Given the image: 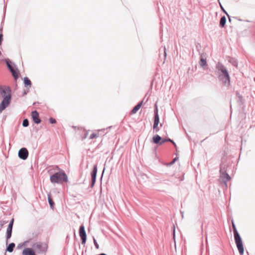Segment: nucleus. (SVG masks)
Returning <instances> with one entry per match:
<instances>
[{
  "instance_id": "7c9ffc66",
  "label": "nucleus",
  "mask_w": 255,
  "mask_h": 255,
  "mask_svg": "<svg viewBox=\"0 0 255 255\" xmlns=\"http://www.w3.org/2000/svg\"><path fill=\"white\" fill-rule=\"evenodd\" d=\"M230 62L232 63V65L235 67H237L238 66V63L235 60H233V61H230Z\"/></svg>"
},
{
  "instance_id": "c9c22d12",
  "label": "nucleus",
  "mask_w": 255,
  "mask_h": 255,
  "mask_svg": "<svg viewBox=\"0 0 255 255\" xmlns=\"http://www.w3.org/2000/svg\"><path fill=\"white\" fill-rule=\"evenodd\" d=\"M26 94H27V92H26L25 91H24L23 92V96H24V95H26Z\"/></svg>"
},
{
  "instance_id": "f8f14e48",
  "label": "nucleus",
  "mask_w": 255,
  "mask_h": 255,
  "mask_svg": "<svg viewBox=\"0 0 255 255\" xmlns=\"http://www.w3.org/2000/svg\"><path fill=\"white\" fill-rule=\"evenodd\" d=\"M162 56L163 57V63H164L166 58V48L165 46H164L162 48H161L159 49V57L160 59H161Z\"/></svg>"
},
{
  "instance_id": "4468645a",
  "label": "nucleus",
  "mask_w": 255,
  "mask_h": 255,
  "mask_svg": "<svg viewBox=\"0 0 255 255\" xmlns=\"http://www.w3.org/2000/svg\"><path fill=\"white\" fill-rule=\"evenodd\" d=\"M12 226H8V227L6 230V244L8 243V240L11 238V234H12Z\"/></svg>"
},
{
  "instance_id": "6ab92c4d",
  "label": "nucleus",
  "mask_w": 255,
  "mask_h": 255,
  "mask_svg": "<svg viewBox=\"0 0 255 255\" xmlns=\"http://www.w3.org/2000/svg\"><path fill=\"white\" fill-rule=\"evenodd\" d=\"M15 246V245L13 243H11L9 244L6 247V251L9 252V253L12 252Z\"/></svg>"
},
{
  "instance_id": "58836bf2",
  "label": "nucleus",
  "mask_w": 255,
  "mask_h": 255,
  "mask_svg": "<svg viewBox=\"0 0 255 255\" xmlns=\"http://www.w3.org/2000/svg\"><path fill=\"white\" fill-rule=\"evenodd\" d=\"M206 242H207V237L206 238Z\"/></svg>"
},
{
  "instance_id": "5701e85b",
  "label": "nucleus",
  "mask_w": 255,
  "mask_h": 255,
  "mask_svg": "<svg viewBox=\"0 0 255 255\" xmlns=\"http://www.w3.org/2000/svg\"><path fill=\"white\" fill-rule=\"evenodd\" d=\"M167 141L171 142L175 146H176L175 143L172 139H171L170 138H163V139H162L161 140L160 142V145H161V144H163L164 143H165V142H167Z\"/></svg>"
},
{
  "instance_id": "aec40b11",
  "label": "nucleus",
  "mask_w": 255,
  "mask_h": 255,
  "mask_svg": "<svg viewBox=\"0 0 255 255\" xmlns=\"http://www.w3.org/2000/svg\"><path fill=\"white\" fill-rule=\"evenodd\" d=\"M48 201L51 208L53 209L54 206V202L52 200L50 193H49L48 194Z\"/></svg>"
},
{
  "instance_id": "f03ea898",
  "label": "nucleus",
  "mask_w": 255,
  "mask_h": 255,
  "mask_svg": "<svg viewBox=\"0 0 255 255\" xmlns=\"http://www.w3.org/2000/svg\"><path fill=\"white\" fill-rule=\"evenodd\" d=\"M11 92L9 87L0 86V93L3 98L0 104V114L9 105L11 99Z\"/></svg>"
},
{
  "instance_id": "4be33fe9",
  "label": "nucleus",
  "mask_w": 255,
  "mask_h": 255,
  "mask_svg": "<svg viewBox=\"0 0 255 255\" xmlns=\"http://www.w3.org/2000/svg\"><path fill=\"white\" fill-rule=\"evenodd\" d=\"M23 83L25 86H29V87L31 86V82L30 80L27 77H24L23 79Z\"/></svg>"
},
{
  "instance_id": "c85d7f7f",
  "label": "nucleus",
  "mask_w": 255,
  "mask_h": 255,
  "mask_svg": "<svg viewBox=\"0 0 255 255\" xmlns=\"http://www.w3.org/2000/svg\"><path fill=\"white\" fill-rule=\"evenodd\" d=\"M49 120L51 124H55L56 123V120L54 118H50Z\"/></svg>"
},
{
  "instance_id": "ddd939ff",
  "label": "nucleus",
  "mask_w": 255,
  "mask_h": 255,
  "mask_svg": "<svg viewBox=\"0 0 255 255\" xmlns=\"http://www.w3.org/2000/svg\"><path fill=\"white\" fill-rule=\"evenodd\" d=\"M22 255H36L34 251L31 248H25L22 251Z\"/></svg>"
},
{
  "instance_id": "2eb2a0df",
  "label": "nucleus",
  "mask_w": 255,
  "mask_h": 255,
  "mask_svg": "<svg viewBox=\"0 0 255 255\" xmlns=\"http://www.w3.org/2000/svg\"><path fill=\"white\" fill-rule=\"evenodd\" d=\"M221 178H222L223 182L226 185H227V182L231 179L230 175L226 172L223 173V174L221 175Z\"/></svg>"
},
{
  "instance_id": "1a4fd4ad",
  "label": "nucleus",
  "mask_w": 255,
  "mask_h": 255,
  "mask_svg": "<svg viewBox=\"0 0 255 255\" xmlns=\"http://www.w3.org/2000/svg\"><path fill=\"white\" fill-rule=\"evenodd\" d=\"M18 155L19 158L22 160L26 159L28 156V150L25 147L21 148L18 151Z\"/></svg>"
},
{
  "instance_id": "f3484780",
  "label": "nucleus",
  "mask_w": 255,
  "mask_h": 255,
  "mask_svg": "<svg viewBox=\"0 0 255 255\" xmlns=\"http://www.w3.org/2000/svg\"><path fill=\"white\" fill-rule=\"evenodd\" d=\"M161 140V137L158 134L154 135L152 138L153 142L155 144H159V145Z\"/></svg>"
},
{
  "instance_id": "423d86ee",
  "label": "nucleus",
  "mask_w": 255,
  "mask_h": 255,
  "mask_svg": "<svg viewBox=\"0 0 255 255\" xmlns=\"http://www.w3.org/2000/svg\"><path fill=\"white\" fill-rule=\"evenodd\" d=\"M154 124L153 128L154 129L156 130V131H158L159 130V128H158V126L159 123V117L158 113V109L157 107L156 104H155V109L154 110Z\"/></svg>"
},
{
  "instance_id": "0eeeda50",
  "label": "nucleus",
  "mask_w": 255,
  "mask_h": 255,
  "mask_svg": "<svg viewBox=\"0 0 255 255\" xmlns=\"http://www.w3.org/2000/svg\"><path fill=\"white\" fill-rule=\"evenodd\" d=\"M5 61L6 62V65L7 66V68L11 73L13 77H14V79L16 80L18 78V70L17 69H14L11 64H10V61L8 59H5Z\"/></svg>"
},
{
  "instance_id": "f704fd0d",
  "label": "nucleus",
  "mask_w": 255,
  "mask_h": 255,
  "mask_svg": "<svg viewBox=\"0 0 255 255\" xmlns=\"http://www.w3.org/2000/svg\"><path fill=\"white\" fill-rule=\"evenodd\" d=\"M180 213L181 214V216H182V218H183V215H184V213H183V211H180Z\"/></svg>"
},
{
  "instance_id": "9d476101",
  "label": "nucleus",
  "mask_w": 255,
  "mask_h": 255,
  "mask_svg": "<svg viewBox=\"0 0 255 255\" xmlns=\"http://www.w3.org/2000/svg\"><path fill=\"white\" fill-rule=\"evenodd\" d=\"M97 170H98L97 165H95L93 167V169L91 173V178H92V181H91V188H92L94 186L95 183L96 182Z\"/></svg>"
},
{
  "instance_id": "c756f323",
  "label": "nucleus",
  "mask_w": 255,
  "mask_h": 255,
  "mask_svg": "<svg viewBox=\"0 0 255 255\" xmlns=\"http://www.w3.org/2000/svg\"><path fill=\"white\" fill-rule=\"evenodd\" d=\"M94 245L95 246V248L97 249H98L99 248V245L97 243L96 240H95V239L94 238Z\"/></svg>"
},
{
  "instance_id": "2f4dec72",
  "label": "nucleus",
  "mask_w": 255,
  "mask_h": 255,
  "mask_svg": "<svg viewBox=\"0 0 255 255\" xmlns=\"http://www.w3.org/2000/svg\"><path fill=\"white\" fill-rule=\"evenodd\" d=\"M13 222H14V219L12 218V219L10 220V222H9V224H8V226H12V227H13Z\"/></svg>"
},
{
  "instance_id": "ea45409f",
  "label": "nucleus",
  "mask_w": 255,
  "mask_h": 255,
  "mask_svg": "<svg viewBox=\"0 0 255 255\" xmlns=\"http://www.w3.org/2000/svg\"><path fill=\"white\" fill-rule=\"evenodd\" d=\"M1 55V52L0 51V55Z\"/></svg>"
},
{
  "instance_id": "a211bd4d",
  "label": "nucleus",
  "mask_w": 255,
  "mask_h": 255,
  "mask_svg": "<svg viewBox=\"0 0 255 255\" xmlns=\"http://www.w3.org/2000/svg\"><path fill=\"white\" fill-rule=\"evenodd\" d=\"M199 65L203 69H205V67L207 65L206 59L201 57L199 61Z\"/></svg>"
},
{
  "instance_id": "473e14b6",
  "label": "nucleus",
  "mask_w": 255,
  "mask_h": 255,
  "mask_svg": "<svg viewBox=\"0 0 255 255\" xmlns=\"http://www.w3.org/2000/svg\"><path fill=\"white\" fill-rule=\"evenodd\" d=\"M2 36V34L1 33H0V45L1 44L3 40Z\"/></svg>"
},
{
  "instance_id": "412c9836",
  "label": "nucleus",
  "mask_w": 255,
  "mask_h": 255,
  "mask_svg": "<svg viewBox=\"0 0 255 255\" xmlns=\"http://www.w3.org/2000/svg\"><path fill=\"white\" fill-rule=\"evenodd\" d=\"M226 23V18L225 16H222L220 20V26L224 27Z\"/></svg>"
},
{
  "instance_id": "6e6552de",
  "label": "nucleus",
  "mask_w": 255,
  "mask_h": 255,
  "mask_svg": "<svg viewBox=\"0 0 255 255\" xmlns=\"http://www.w3.org/2000/svg\"><path fill=\"white\" fill-rule=\"evenodd\" d=\"M79 236L82 240V244L84 245L87 240V235L84 225H81L79 228Z\"/></svg>"
},
{
  "instance_id": "7ed1b4c3",
  "label": "nucleus",
  "mask_w": 255,
  "mask_h": 255,
  "mask_svg": "<svg viewBox=\"0 0 255 255\" xmlns=\"http://www.w3.org/2000/svg\"><path fill=\"white\" fill-rule=\"evenodd\" d=\"M232 226L233 228L235 242L240 255H243L244 248L242 238L238 233L236 225L233 220L232 221Z\"/></svg>"
},
{
  "instance_id": "a878e982",
  "label": "nucleus",
  "mask_w": 255,
  "mask_h": 255,
  "mask_svg": "<svg viewBox=\"0 0 255 255\" xmlns=\"http://www.w3.org/2000/svg\"><path fill=\"white\" fill-rule=\"evenodd\" d=\"M220 5H221V7L222 11L227 15V16L228 17L229 21L231 22V19L230 16L228 14L227 11L224 9V8H223V7L222 6V5L221 4H220Z\"/></svg>"
},
{
  "instance_id": "f257e3e1",
  "label": "nucleus",
  "mask_w": 255,
  "mask_h": 255,
  "mask_svg": "<svg viewBox=\"0 0 255 255\" xmlns=\"http://www.w3.org/2000/svg\"><path fill=\"white\" fill-rule=\"evenodd\" d=\"M215 67L219 80L222 81L224 85L229 86L230 85V77L227 68L220 62H218L216 64Z\"/></svg>"
},
{
  "instance_id": "9b49d317",
  "label": "nucleus",
  "mask_w": 255,
  "mask_h": 255,
  "mask_svg": "<svg viewBox=\"0 0 255 255\" xmlns=\"http://www.w3.org/2000/svg\"><path fill=\"white\" fill-rule=\"evenodd\" d=\"M31 117L34 122L38 124L41 122V120L39 118V113L36 111H34L31 113Z\"/></svg>"
},
{
  "instance_id": "bb28decb",
  "label": "nucleus",
  "mask_w": 255,
  "mask_h": 255,
  "mask_svg": "<svg viewBox=\"0 0 255 255\" xmlns=\"http://www.w3.org/2000/svg\"><path fill=\"white\" fill-rule=\"evenodd\" d=\"M98 137V134L93 133H92V134L90 135L89 138H90V139H93V138H96V137Z\"/></svg>"
},
{
  "instance_id": "20e7f679",
  "label": "nucleus",
  "mask_w": 255,
  "mask_h": 255,
  "mask_svg": "<svg viewBox=\"0 0 255 255\" xmlns=\"http://www.w3.org/2000/svg\"><path fill=\"white\" fill-rule=\"evenodd\" d=\"M50 180L52 183H61L68 182V177L66 173L62 171L52 174L50 177Z\"/></svg>"
},
{
  "instance_id": "4c0bfd02",
  "label": "nucleus",
  "mask_w": 255,
  "mask_h": 255,
  "mask_svg": "<svg viewBox=\"0 0 255 255\" xmlns=\"http://www.w3.org/2000/svg\"><path fill=\"white\" fill-rule=\"evenodd\" d=\"M48 172H49V173H50V174H51V172H50V171H48Z\"/></svg>"
},
{
  "instance_id": "393cba45",
  "label": "nucleus",
  "mask_w": 255,
  "mask_h": 255,
  "mask_svg": "<svg viewBox=\"0 0 255 255\" xmlns=\"http://www.w3.org/2000/svg\"><path fill=\"white\" fill-rule=\"evenodd\" d=\"M28 125H29V121H28V119H24L23 121V122H22L23 127H27L28 126Z\"/></svg>"
},
{
  "instance_id": "b1692460",
  "label": "nucleus",
  "mask_w": 255,
  "mask_h": 255,
  "mask_svg": "<svg viewBox=\"0 0 255 255\" xmlns=\"http://www.w3.org/2000/svg\"><path fill=\"white\" fill-rule=\"evenodd\" d=\"M226 172V165H221L220 166V173L221 175L223 174V173Z\"/></svg>"
},
{
  "instance_id": "e433bc0d",
  "label": "nucleus",
  "mask_w": 255,
  "mask_h": 255,
  "mask_svg": "<svg viewBox=\"0 0 255 255\" xmlns=\"http://www.w3.org/2000/svg\"><path fill=\"white\" fill-rule=\"evenodd\" d=\"M173 236H174V237L175 236V228H174V229H173Z\"/></svg>"
},
{
  "instance_id": "dca6fc26",
  "label": "nucleus",
  "mask_w": 255,
  "mask_h": 255,
  "mask_svg": "<svg viewBox=\"0 0 255 255\" xmlns=\"http://www.w3.org/2000/svg\"><path fill=\"white\" fill-rule=\"evenodd\" d=\"M143 104V101H141L139 103H138L131 110V114H135L138 110L140 109Z\"/></svg>"
},
{
  "instance_id": "39448f33",
  "label": "nucleus",
  "mask_w": 255,
  "mask_h": 255,
  "mask_svg": "<svg viewBox=\"0 0 255 255\" xmlns=\"http://www.w3.org/2000/svg\"><path fill=\"white\" fill-rule=\"evenodd\" d=\"M32 247L38 253H43L46 252L47 249V245L44 243L37 242L34 244Z\"/></svg>"
},
{
  "instance_id": "cd10ccee",
  "label": "nucleus",
  "mask_w": 255,
  "mask_h": 255,
  "mask_svg": "<svg viewBox=\"0 0 255 255\" xmlns=\"http://www.w3.org/2000/svg\"><path fill=\"white\" fill-rule=\"evenodd\" d=\"M7 222L5 221H0V231L1 230L3 226Z\"/></svg>"
},
{
  "instance_id": "72a5a7b5",
  "label": "nucleus",
  "mask_w": 255,
  "mask_h": 255,
  "mask_svg": "<svg viewBox=\"0 0 255 255\" xmlns=\"http://www.w3.org/2000/svg\"><path fill=\"white\" fill-rule=\"evenodd\" d=\"M176 158H175L173 159V160L172 161V162L170 163V164H172L173 163L175 162V161H176Z\"/></svg>"
}]
</instances>
